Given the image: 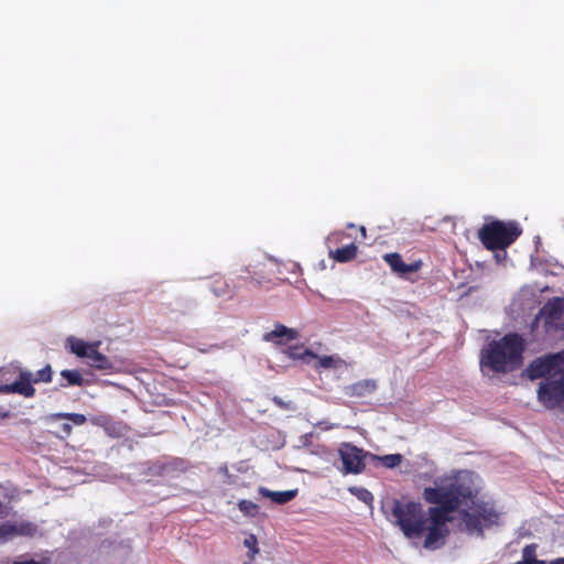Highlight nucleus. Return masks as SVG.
<instances>
[{
	"label": "nucleus",
	"instance_id": "26",
	"mask_svg": "<svg viewBox=\"0 0 564 564\" xmlns=\"http://www.w3.org/2000/svg\"><path fill=\"white\" fill-rule=\"evenodd\" d=\"M17 535L32 536L36 533L37 527L32 522L15 523Z\"/></svg>",
	"mask_w": 564,
	"mask_h": 564
},
{
	"label": "nucleus",
	"instance_id": "5",
	"mask_svg": "<svg viewBox=\"0 0 564 564\" xmlns=\"http://www.w3.org/2000/svg\"><path fill=\"white\" fill-rule=\"evenodd\" d=\"M521 234L522 229L516 221L492 220L478 230V238L486 249L495 251L511 246Z\"/></svg>",
	"mask_w": 564,
	"mask_h": 564
},
{
	"label": "nucleus",
	"instance_id": "22",
	"mask_svg": "<svg viewBox=\"0 0 564 564\" xmlns=\"http://www.w3.org/2000/svg\"><path fill=\"white\" fill-rule=\"evenodd\" d=\"M53 370L50 365H46L44 368L40 369L35 373L32 372V382L33 383H48L52 381Z\"/></svg>",
	"mask_w": 564,
	"mask_h": 564
},
{
	"label": "nucleus",
	"instance_id": "27",
	"mask_svg": "<svg viewBox=\"0 0 564 564\" xmlns=\"http://www.w3.org/2000/svg\"><path fill=\"white\" fill-rule=\"evenodd\" d=\"M243 544L246 547H248V556L250 560L254 557V555L259 552L258 550V540L254 534H249L245 541Z\"/></svg>",
	"mask_w": 564,
	"mask_h": 564
},
{
	"label": "nucleus",
	"instance_id": "32",
	"mask_svg": "<svg viewBox=\"0 0 564 564\" xmlns=\"http://www.w3.org/2000/svg\"><path fill=\"white\" fill-rule=\"evenodd\" d=\"M549 564H564V557H558L551 561Z\"/></svg>",
	"mask_w": 564,
	"mask_h": 564
},
{
	"label": "nucleus",
	"instance_id": "23",
	"mask_svg": "<svg viewBox=\"0 0 564 564\" xmlns=\"http://www.w3.org/2000/svg\"><path fill=\"white\" fill-rule=\"evenodd\" d=\"M348 491L356 496L360 501L365 502L366 505H371L372 501H373V496L372 494L367 490L366 488H362V487H349L348 488Z\"/></svg>",
	"mask_w": 564,
	"mask_h": 564
},
{
	"label": "nucleus",
	"instance_id": "13",
	"mask_svg": "<svg viewBox=\"0 0 564 564\" xmlns=\"http://www.w3.org/2000/svg\"><path fill=\"white\" fill-rule=\"evenodd\" d=\"M377 381L373 379H362L345 387V394L349 398H365L377 390Z\"/></svg>",
	"mask_w": 564,
	"mask_h": 564
},
{
	"label": "nucleus",
	"instance_id": "2",
	"mask_svg": "<svg viewBox=\"0 0 564 564\" xmlns=\"http://www.w3.org/2000/svg\"><path fill=\"white\" fill-rule=\"evenodd\" d=\"M383 509L388 519L400 528L405 538L412 540L424 535L423 546L427 550L442 547L449 535V528L446 524V532L435 541L429 542L432 528L431 507L424 511L420 502L392 499Z\"/></svg>",
	"mask_w": 564,
	"mask_h": 564
},
{
	"label": "nucleus",
	"instance_id": "16",
	"mask_svg": "<svg viewBox=\"0 0 564 564\" xmlns=\"http://www.w3.org/2000/svg\"><path fill=\"white\" fill-rule=\"evenodd\" d=\"M260 494L263 497L270 498L274 503L284 505V503H288L289 501L293 500L296 497L297 490L294 489V490H285V491H271L267 488H260Z\"/></svg>",
	"mask_w": 564,
	"mask_h": 564
},
{
	"label": "nucleus",
	"instance_id": "12",
	"mask_svg": "<svg viewBox=\"0 0 564 564\" xmlns=\"http://www.w3.org/2000/svg\"><path fill=\"white\" fill-rule=\"evenodd\" d=\"M382 259L393 273L402 278L406 276L409 273L417 272L422 267V261L420 260L412 263H404L401 254L398 252L384 253Z\"/></svg>",
	"mask_w": 564,
	"mask_h": 564
},
{
	"label": "nucleus",
	"instance_id": "8",
	"mask_svg": "<svg viewBox=\"0 0 564 564\" xmlns=\"http://www.w3.org/2000/svg\"><path fill=\"white\" fill-rule=\"evenodd\" d=\"M563 314L564 299L558 296L553 297L540 310L531 324V328L533 330L542 321L545 333L557 330L560 328V321L562 319Z\"/></svg>",
	"mask_w": 564,
	"mask_h": 564
},
{
	"label": "nucleus",
	"instance_id": "9",
	"mask_svg": "<svg viewBox=\"0 0 564 564\" xmlns=\"http://www.w3.org/2000/svg\"><path fill=\"white\" fill-rule=\"evenodd\" d=\"M340 460L343 463L341 473L344 475L361 474L366 468L365 459L371 454L350 443H343L338 449Z\"/></svg>",
	"mask_w": 564,
	"mask_h": 564
},
{
	"label": "nucleus",
	"instance_id": "30",
	"mask_svg": "<svg viewBox=\"0 0 564 564\" xmlns=\"http://www.w3.org/2000/svg\"><path fill=\"white\" fill-rule=\"evenodd\" d=\"M90 421L95 425L104 426V425H106L109 422V417L105 416V415L94 416V417L90 419Z\"/></svg>",
	"mask_w": 564,
	"mask_h": 564
},
{
	"label": "nucleus",
	"instance_id": "17",
	"mask_svg": "<svg viewBox=\"0 0 564 564\" xmlns=\"http://www.w3.org/2000/svg\"><path fill=\"white\" fill-rule=\"evenodd\" d=\"M358 248L355 243H349L345 247L330 251L329 256L337 262L344 263L351 261L357 256Z\"/></svg>",
	"mask_w": 564,
	"mask_h": 564
},
{
	"label": "nucleus",
	"instance_id": "25",
	"mask_svg": "<svg viewBox=\"0 0 564 564\" xmlns=\"http://www.w3.org/2000/svg\"><path fill=\"white\" fill-rule=\"evenodd\" d=\"M238 508L243 514L249 517H254L259 511V506L247 499L240 500L238 502Z\"/></svg>",
	"mask_w": 564,
	"mask_h": 564
},
{
	"label": "nucleus",
	"instance_id": "11",
	"mask_svg": "<svg viewBox=\"0 0 564 564\" xmlns=\"http://www.w3.org/2000/svg\"><path fill=\"white\" fill-rule=\"evenodd\" d=\"M0 392L17 393L25 398H33L35 395V388L32 382V372L28 370L20 371L14 382L0 386Z\"/></svg>",
	"mask_w": 564,
	"mask_h": 564
},
{
	"label": "nucleus",
	"instance_id": "24",
	"mask_svg": "<svg viewBox=\"0 0 564 564\" xmlns=\"http://www.w3.org/2000/svg\"><path fill=\"white\" fill-rule=\"evenodd\" d=\"M17 536L15 523L4 522L0 524V542H7Z\"/></svg>",
	"mask_w": 564,
	"mask_h": 564
},
{
	"label": "nucleus",
	"instance_id": "21",
	"mask_svg": "<svg viewBox=\"0 0 564 564\" xmlns=\"http://www.w3.org/2000/svg\"><path fill=\"white\" fill-rule=\"evenodd\" d=\"M370 457L373 459H379L382 463V465L387 468L398 467L403 459V456L401 454H388L384 456L370 455Z\"/></svg>",
	"mask_w": 564,
	"mask_h": 564
},
{
	"label": "nucleus",
	"instance_id": "10",
	"mask_svg": "<svg viewBox=\"0 0 564 564\" xmlns=\"http://www.w3.org/2000/svg\"><path fill=\"white\" fill-rule=\"evenodd\" d=\"M50 420L53 422L56 421H66L58 426L57 432L55 433L56 437L64 441L67 440L73 433V425L80 426L87 422V417L82 413H67V412H58L50 415Z\"/></svg>",
	"mask_w": 564,
	"mask_h": 564
},
{
	"label": "nucleus",
	"instance_id": "1",
	"mask_svg": "<svg viewBox=\"0 0 564 564\" xmlns=\"http://www.w3.org/2000/svg\"><path fill=\"white\" fill-rule=\"evenodd\" d=\"M478 495L473 474L459 470L452 477L444 478L440 486L425 487L423 499L431 505L432 528L429 542L435 541L446 532V524L453 518L451 513L467 501H473Z\"/></svg>",
	"mask_w": 564,
	"mask_h": 564
},
{
	"label": "nucleus",
	"instance_id": "3",
	"mask_svg": "<svg viewBox=\"0 0 564 564\" xmlns=\"http://www.w3.org/2000/svg\"><path fill=\"white\" fill-rule=\"evenodd\" d=\"M530 380L544 379L538 388V400L547 410L564 402V350L533 359L524 370Z\"/></svg>",
	"mask_w": 564,
	"mask_h": 564
},
{
	"label": "nucleus",
	"instance_id": "29",
	"mask_svg": "<svg viewBox=\"0 0 564 564\" xmlns=\"http://www.w3.org/2000/svg\"><path fill=\"white\" fill-rule=\"evenodd\" d=\"M218 473L227 478V481H226L227 484H232L234 482L232 481V475L229 473L228 466L226 464L221 465L218 468Z\"/></svg>",
	"mask_w": 564,
	"mask_h": 564
},
{
	"label": "nucleus",
	"instance_id": "7",
	"mask_svg": "<svg viewBox=\"0 0 564 564\" xmlns=\"http://www.w3.org/2000/svg\"><path fill=\"white\" fill-rule=\"evenodd\" d=\"M69 349L77 357L86 358V364L97 370L111 371L113 369L112 361L104 354L98 351L100 341L86 343L83 339L68 338Z\"/></svg>",
	"mask_w": 564,
	"mask_h": 564
},
{
	"label": "nucleus",
	"instance_id": "19",
	"mask_svg": "<svg viewBox=\"0 0 564 564\" xmlns=\"http://www.w3.org/2000/svg\"><path fill=\"white\" fill-rule=\"evenodd\" d=\"M61 376L64 379H66V381H67L66 384L61 383L62 387H67V386L82 387L85 383V380L78 370L65 369V370H62Z\"/></svg>",
	"mask_w": 564,
	"mask_h": 564
},
{
	"label": "nucleus",
	"instance_id": "14",
	"mask_svg": "<svg viewBox=\"0 0 564 564\" xmlns=\"http://www.w3.org/2000/svg\"><path fill=\"white\" fill-rule=\"evenodd\" d=\"M306 355L312 356L317 360L316 368H324V369H337L341 367H348L349 364H347L344 359H341L337 355H329V356H318L317 354H314L310 350H305Z\"/></svg>",
	"mask_w": 564,
	"mask_h": 564
},
{
	"label": "nucleus",
	"instance_id": "31",
	"mask_svg": "<svg viewBox=\"0 0 564 564\" xmlns=\"http://www.w3.org/2000/svg\"><path fill=\"white\" fill-rule=\"evenodd\" d=\"M13 564H44V563L37 562L35 560H29V561L14 562Z\"/></svg>",
	"mask_w": 564,
	"mask_h": 564
},
{
	"label": "nucleus",
	"instance_id": "18",
	"mask_svg": "<svg viewBox=\"0 0 564 564\" xmlns=\"http://www.w3.org/2000/svg\"><path fill=\"white\" fill-rule=\"evenodd\" d=\"M212 291L217 297H228L232 296V289L227 283V281L223 278H218L212 283Z\"/></svg>",
	"mask_w": 564,
	"mask_h": 564
},
{
	"label": "nucleus",
	"instance_id": "15",
	"mask_svg": "<svg viewBox=\"0 0 564 564\" xmlns=\"http://www.w3.org/2000/svg\"><path fill=\"white\" fill-rule=\"evenodd\" d=\"M296 336H297V332L295 329L288 328L286 326H284L282 324H278V325H275L273 330H271L270 333H267L264 335V339L267 341L276 340V343L281 344L283 341L279 338L285 337L286 341H289V340L295 339Z\"/></svg>",
	"mask_w": 564,
	"mask_h": 564
},
{
	"label": "nucleus",
	"instance_id": "6",
	"mask_svg": "<svg viewBox=\"0 0 564 564\" xmlns=\"http://www.w3.org/2000/svg\"><path fill=\"white\" fill-rule=\"evenodd\" d=\"M460 519L467 533L484 536L485 529L498 524L499 513L491 503L481 501L460 511Z\"/></svg>",
	"mask_w": 564,
	"mask_h": 564
},
{
	"label": "nucleus",
	"instance_id": "4",
	"mask_svg": "<svg viewBox=\"0 0 564 564\" xmlns=\"http://www.w3.org/2000/svg\"><path fill=\"white\" fill-rule=\"evenodd\" d=\"M525 341L517 333H508L500 339L490 341L480 352L482 369L497 373H508L519 369L523 362Z\"/></svg>",
	"mask_w": 564,
	"mask_h": 564
},
{
	"label": "nucleus",
	"instance_id": "20",
	"mask_svg": "<svg viewBox=\"0 0 564 564\" xmlns=\"http://www.w3.org/2000/svg\"><path fill=\"white\" fill-rule=\"evenodd\" d=\"M535 544L525 545L522 550V560L517 564H545L544 561L538 560L535 557Z\"/></svg>",
	"mask_w": 564,
	"mask_h": 564
},
{
	"label": "nucleus",
	"instance_id": "28",
	"mask_svg": "<svg viewBox=\"0 0 564 564\" xmlns=\"http://www.w3.org/2000/svg\"><path fill=\"white\" fill-rule=\"evenodd\" d=\"M165 469H166V465L160 464V463H155V464H153L149 468V474L150 475L162 476L164 474Z\"/></svg>",
	"mask_w": 564,
	"mask_h": 564
}]
</instances>
